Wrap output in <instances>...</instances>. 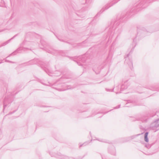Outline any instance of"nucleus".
<instances>
[{
    "label": "nucleus",
    "instance_id": "6ab92c4d",
    "mask_svg": "<svg viewBox=\"0 0 159 159\" xmlns=\"http://www.w3.org/2000/svg\"><path fill=\"white\" fill-rule=\"evenodd\" d=\"M90 142L89 141L86 142H85L83 144H80V145H79V147L80 148V147H81L82 146H86V145H87Z\"/></svg>",
    "mask_w": 159,
    "mask_h": 159
},
{
    "label": "nucleus",
    "instance_id": "f257e3e1",
    "mask_svg": "<svg viewBox=\"0 0 159 159\" xmlns=\"http://www.w3.org/2000/svg\"><path fill=\"white\" fill-rule=\"evenodd\" d=\"M122 30L121 25H120L119 22L118 21L115 22L113 25L107 27L106 30L107 31L106 38H108V42L110 43L114 36L116 37V39H117Z\"/></svg>",
    "mask_w": 159,
    "mask_h": 159
},
{
    "label": "nucleus",
    "instance_id": "1a4fd4ad",
    "mask_svg": "<svg viewBox=\"0 0 159 159\" xmlns=\"http://www.w3.org/2000/svg\"><path fill=\"white\" fill-rule=\"evenodd\" d=\"M27 49V48H23L22 47H20L19 48H18L16 50L15 52L10 54L6 58H8V57L12 55H15L16 54V53H20L21 52L20 51L21 50H23L24 51H25V50L26 49Z\"/></svg>",
    "mask_w": 159,
    "mask_h": 159
},
{
    "label": "nucleus",
    "instance_id": "f8f14e48",
    "mask_svg": "<svg viewBox=\"0 0 159 159\" xmlns=\"http://www.w3.org/2000/svg\"><path fill=\"white\" fill-rule=\"evenodd\" d=\"M17 34H16V35H15L14 36H13L12 38L11 39H9V40H7V41L3 43L2 44V45L0 46V47H2V46H5L6 45H7V44L8 43H9L10 41L13 39L16 36H17Z\"/></svg>",
    "mask_w": 159,
    "mask_h": 159
},
{
    "label": "nucleus",
    "instance_id": "39448f33",
    "mask_svg": "<svg viewBox=\"0 0 159 159\" xmlns=\"http://www.w3.org/2000/svg\"><path fill=\"white\" fill-rule=\"evenodd\" d=\"M150 128L155 132L159 130V119L151 124Z\"/></svg>",
    "mask_w": 159,
    "mask_h": 159
},
{
    "label": "nucleus",
    "instance_id": "a211bd4d",
    "mask_svg": "<svg viewBox=\"0 0 159 159\" xmlns=\"http://www.w3.org/2000/svg\"><path fill=\"white\" fill-rule=\"evenodd\" d=\"M124 142H127L131 140L130 136L125 138H124Z\"/></svg>",
    "mask_w": 159,
    "mask_h": 159
},
{
    "label": "nucleus",
    "instance_id": "aec40b11",
    "mask_svg": "<svg viewBox=\"0 0 159 159\" xmlns=\"http://www.w3.org/2000/svg\"><path fill=\"white\" fill-rule=\"evenodd\" d=\"M98 70H96V69L95 68L93 69V70H94V71L95 72V73L96 74H99V73L100 70V68H98Z\"/></svg>",
    "mask_w": 159,
    "mask_h": 159
},
{
    "label": "nucleus",
    "instance_id": "4c0bfd02",
    "mask_svg": "<svg viewBox=\"0 0 159 159\" xmlns=\"http://www.w3.org/2000/svg\"><path fill=\"white\" fill-rule=\"evenodd\" d=\"M92 112H93V113H94V111H93Z\"/></svg>",
    "mask_w": 159,
    "mask_h": 159
},
{
    "label": "nucleus",
    "instance_id": "7c9ffc66",
    "mask_svg": "<svg viewBox=\"0 0 159 159\" xmlns=\"http://www.w3.org/2000/svg\"><path fill=\"white\" fill-rule=\"evenodd\" d=\"M86 3H89L90 0H85Z\"/></svg>",
    "mask_w": 159,
    "mask_h": 159
},
{
    "label": "nucleus",
    "instance_id": "c85d7f7f",
    "mask_svg": "<svg viewBox=\"0 0 159 159\" xmlns=\"http://www.w3.org/2000/svg\"><path fill=\"white\" fill-rule=\"evenodd\" d=\"M5 62H10V63H14V62H12V61H9V60H8L7 59H6L5 60Z\"/></svg>",
    "mask_w": 159,
    "mask_h": 159
},
{
    "label": "nucleus",
    "instance_id": "58836bf2",
    "mask_svg": "<svg viewBox=\"0 0 159 159\" xmlns=\"http://www.w3.org/2000/svg\"><path fill=\"white\" fill-rule=\"evenodd\" d=\"M70 89V88H68V89Z\"/></svg>",
    "mask_w": 159,
    "mask_h": 159
},
{
    "label": "nucleus",
    "instance_id": "a19ab883",
    "mask_svg": "<svg viewBox=\"0 0 159 159\" xmlns=\"http://www.w3.org/2000/svg\"><path fill=\"white\" fill-rule=\"evenodd\" d=\"M97 113H95V114H97Z\"/></svg>",
    "mask_w": 159,
    "mask_h": 159
},
{
    "label": "nucleus",
    "instance_id": "f704fd0d",
    "mask_svg": "<svg viewBox=\"0 0 159 159\" xmlns=\"http://www.w3.org/2000/svg\"><path fill=\"white\" fill-rule=\"evenodd\" d=\"M134 47H134L132 49V50H133V49H134Z\"/></svg>",
    "mask_w": 159,
    "mask_h": 159
},
{
    "label": "nucleus",
    "instance_id": "ddd939ff",
    "mask_svg": "<svg viewBox=\"0 0 159 159\" xmlns=\"http://www.w3.org/2000/svg\"><path fill=\"white\" fill-rule=\"evenodd\" d=\"M17 34H16V35H15L14 36H13L12 38L11 39H9V40H7V41L3 43L2 44V45L0 46V47H2V46H5L6 45H7V44L8 43H9L10 41L13 39L16 36H17Z\"/></svg>",
    "mask_w": 159,
    "mask_h": 159
},
{
    "label": "nucleus",
    "instance_id": "72a5a7b5",
    "mask_svg": "<svg viewBox=\"0 0 159 159\" xmlns=\"http://www.w3.org/2000/svg\"><path fill=\"white\" fill-rule=\"evenodd\" d=\"M94 116V115H93V114H92V115L91 116H90V117H91V116Z\"/></svg>",
    "mask_w": 159,
    "mask_h": 159
},
{
    "label": "nucleus",
    "instance_id": "9d476101",
    "mask_svg": "<svg viewBox=\"0 0 159 159\" xmlns=\"http://www.w3.org/2000/svg\"><path fill=\"white\" fill-rule=\"evenodd\" d=\"M129 86L127 81L125 82L121 85L120 88V91H122L127 89Z\"/></svg>",
    "mask_w": 159,
    "mask_h": 159
},
{
    "label": "nucleus",
    "instance_id": "7ed1b4c3",
    "mask_svg": "<svg viewBox=\"0 0 159 159\" xmlns=\"http://www.w3.org/2000/svg\"><path fill=\"white\" fill-rule=\"evenodd\" d=\"M71 59L75 61H76L78 64L79 66H83V64L85 63L86 61V58L84 56H80L76 57H75L74 58L73 57H71Z\"/></svg>",
    "mask_w": 159,
    "mask_h": 159
},
{
    "label": "nucleus",
    "instance_id": "b1692460",
    "mask_svg": "<svg viewBox=\"0 0 159 159\" xmlns=\"http://www.w3.org/2000/svg\"><path fill=\"white\" fill-rule=\"evenodd\" d=\"M95 31H94V30H91V33L90 34V35H93L95 34L94 33V32Z\"/></svg>",
    "mask_w": 159,
    "mask_h": 159
},
{
    "label": "nucleus",
    "instance_id": "4be33fe9",
    "mask_svg": "<svg viewBox=\"0 0 159 159\" xmlns=\"http://www.w3.org/2000/svg\"><path fill=\"white\" fill-rule=\"evenodd\" d=\"M140 135V134H139L136 135H133L131 136H130L131 139V140L134 139L137 136Z\"/></svg>",
    "mask_w": 159,
    "mask_h": 159
},
{
    "label": "nucleus",
    "instance_id": "c9c22d12",
    "mask_svg": "<svg viewBox=\"0 0 159 159\" xmlns=\"http://www.w3.org/2000/svg\"><path fill=\"white\" fill-rule=\"evenodd\" d=\"M42 84H43L44 85H46L45 84H43V83L42 82H41Z\"/></svg>",
    "mask_w": 159,
    "mask_h": 159
},
{
    "label": "nucleus",
    "instance_id": "f03ea898",
    "mask_svg": "<svg viewBox=\"0 0 159 159\" xmlns=\"http://www.w3.org/2000/svg\"><path fill=\"white\" fill-rule=\"evenodd\" d=\"M37 64L41 66V67L43 69L44 71L48 74L50 76H52L49 74V70L46 67L48 66V64L44 62L39 60L38 59H35L31 60L27 63L28 64L32 65L34 64Z\"/></svg>",
    "mask_w": 159,
    "mask_h": 159
},
{
    "label": "nucleus",
    "instance_id": "423d86ee",
    "mask_svg": "<svg viewBox=\"0 0 159 159\" xmlns=\"http://www.w3.org/2000/svg\"><path fill=\"white\" fill-rule=\"evenodd\" d=\"M147 32L146 30L143 27H138L136 38L140 36H142V37Z\"/></svg>",
    "mask_w": 159,
    "mask_h": 159
},
{
    "label": "nucleus",
    "instance_id": "e433bc0d",
    "mask_svg": "<svg viewBox=\"0 0 159 159\" xmlns=\"http://www.w3.org/2000/svg\"><path fill=\"white\" fill-rule=\"evenodd\" d=\"M135 39H134L133 40V42H134Z\"/></svg>",
    "mask_w": 159,
    "mask_h": 159
},
{
    "label": "nucleus",
    "instance_id": "5701e85b",
    "mask_svg": "<svg viewBox=\"0 0 159 159\" xmlns=\"http://www.w3.org/2000/svg\"><path fill=\"white\" fill-rule=\"evenodd\" d=\"M4 5V2L3 0H0V6L3 7Z\"/></svg>",
    "mask_w": 159,
    "mask_h": 159
},
{
    "label": "nucleus",
    "instance_id": "2f4dec72",
    "mask_svg": "<svg viewBox=\"0 0 159 159\" xmlns=\"http://www.w3.org/2000/svg\"><path fill=\"white\" fill-rule=\"evenodd\" d=\"M102 159H107L105 157L102 156Z\"/></svg>",
    "mask_w": 159,
    "mask_h": 159
},
{
    "label": "nucleus",
    "instance_id": "4468645a",
    "mask_svg": "<svg viewBox=\"0 0 159 159\" xmlns=\"http://www.w3.org/2000/svg\"><path fill=\"white\" fill-rule=\"evenodd\" d=\"M17 34H16V35H15L14 36H13L12 38L11 39H9V40H7V41L3 43L2 44V45L0 46V47H2V46H5L6 45H7V44L8 43H9L10 41L13 39L16 36H17Z\"/></svg>",
    "mask_w": 159,
    "mask_h": 159
},
{
    "label": "nucleus",
    "instance_id": "f3484780",
    "mask_svg": "<svg viewBox=\"0 0 159 159\" xmlns=\"http://www.w3.org/2000/svg\"><path fill=\"white\" fill-rule=\"evenodd\" d=\"M148 132H146L144 134V140L146 142H148Z\"/></svg>",
    "mask_w": 159,
    "mask_h": 159
},
{
    "label": "nucleus",
    "instance_id": "bb28decb",
    "mask_svg": "<svg viewBox=\"0 0 159 159\" xmlns=\"http://www.w3.org/2000/svg\"><path fill=\"white\" fill-rule=\"evenodd\" d=\"M40 42H41V44L43 46H44V43H45V42H44L43 40H41Z\"/></svg>",
    "mask_w": 159,
    "mask_h": 159
},
{
    "label": "nucleus",
    "instance_id": "0eeeda50",
    "mask_svg": "<svg viewBox=\"0 0 159 159\" xmlns=\"http://www.w3.org/2000/svg\"><path fill=\"white\" fill-rule=\"evenodd\" d=\"M47 51L49 53H51L52 54H55L56 53H58L60 55H61L62 56H66V53H65L64 51H55L53 50H49Z\"/></svg>",
    "mask_w": 159,
    "mask_h": 159
},
{
    "label": "nucleus",
    "instance_id": "2eb2a0df",
    "mask_svg": "<svg viewBox=\"0 0 159 159\" xmlns=\"http://www.w3.org/2000/svg\"><path fill=\"white\" fill-rule=\"evenodd\" d=\"M157 85L152 86L149 88V89L153 91H159V88L157 87Z\"/></svg>",
    "mask_w": 159,
    "mask_h": 159
},
{
    "label": "nucleus",
    "instance_id": "cd10ccee",
    "mask_svg": "<svg viewBox=\"0 0 159 159\" xmlns=\"http://www.w3.org/2000/svg\"><path fill=\"white\" fill-rule=\"evenodd\" d=\"M106 90L107 91L113 92V91L114 89H106Z\"/></svg>",
    "mask_w": 159,
    "mask_h": 159
},
{
    "label": "nucleus",
    "instance_id": "393cba45",
    "mask_svg": "<svg viewBox=\"0 0 159 159\" xmlns=\"http://www.w3.org/2000/svg\"><path fill=\"white\" fill-rule=\"evenodd\" d=\"M148 120V119L147 118H145L143 120L142 119L141 121H142L143 122H146Z\"/></svg>",
    "mask_w": 159,
    "mask_h": 159
},
{
    "label": "nucleus",
    "instance_id": "a878e982",
    "mask_svg": "<svg viewBox=\"0 0 159 159\" xmlns=\"http://www.w3.org/2000/svg\"><path fill=\"white\" fill-rule=\"evenodd\" d=\"M145 147L148 148H149L151 147V146L150 145L146 144L145 145Z\"/></svg>",
    "mask_w": 159,
    "mask_h": 159
},
{
    "label": "nucleus",
    "instance_id": "ea45409f",
    "mask_svg": "<svg viewBox=\"0 0 159 159\" xmlns=\"http://www.w3.org/2000/svg\"><path fill=\"white\" fill-rule=\"evenodd\" d=\"M126 106V107H128V106H127V105H126V106Z\"/></svg>",
    "mask_w": 159,
    "mask_h": 159
},
{
    "label": "nucleus",
    "instance_id": "412c9836",
    "mask_svg": "<svg viewBox=\"0 0 159 159\" xmlns=\"http://www.w3.org/2000/svg\"><path fill=\"white\" fill-rule=\"evenodd\" d=\"M96 139L99 141L100 142H103V143H107V140H106L104 139Z\"/></svg>",
    "mask_w": 159,
    "mask_h": 159
},
{
    "label": "nucleus",
    "instance_id": "6e6552de",
    "mask_svg": "<svg viewBox=\"0 0 159 159\" xmlns=\"http://www.w3.org/2000/svg\"><path fill=\"white\" fill-rule=\"evenodd\" d=\"M108 151L109 153L112 155L115 156L116 155V150L114 146H111L108 148Z\"/></svg>",
    "mask_w": 159,
    "mask_h": 159
},
{
    "label": "nucleus",
    "instance_id": "9b49d317",
    "mask_svg": "<svg viewBox=\"0 0 159 159\" xmlns=\"http://www.w3.org/2000/svg\"><path fill=\"white\" fill-rule=\"evenodd\" d=\"M11 101L10 100L9 98L5 97L3 101V107L4 109L7 106V102L10 103Z\"/></svg>",
    "mask_w": 159,
    "mask_h": 159
},
{
    "label": "nucleus",
    "instance_id": "c756f323",
    "mask_svg": "<svg viewBox=\"0 0 159 159\" xmlns=\"http://www.w3.org/2000/svg\"><path fill=\"white\" fill-rule=\"evenodd\" d=\"M120 105H118L117 106H116L115 107H114V109H117V108H119L120 107Z\"/></svg>",
    "mask_w": 159,
    "mask_h": 159
},
{
    "label": "nucleus",
    "instance_id": "473e14b6",
    "mask_svg": "<svg viewBox=\"0 0 159 159\" xmlns=\"http://www.w3.org/2000/svg\"><path fill=\"white\" fill-rule=\"evenodd\" d=\"M2 60H0V64H1L2 63H3V62L2 61Z\"/></svg>",
    "mask_w": 159,
    "mask_h": 159
},
{
    "label": "nucleus",
    "instance_id": "20e7f679",
    "mask_svg": "<svg viewBox=\"0 0 159 159\" xmlns=\"http://www.w3.org/2000/svg\"><path fill=\"white\" fill-rule=\"evenodd\" d=\"M130 53L131 52H130L127 55L126 57H125V63L128 64L130 69L132 70V69L133 68V63L131 57L130 55Z\"/></svg>",
    "mask_w": 159,
    "mask_h": 159
},
{
    "label": "nucleus",
    "instance_id": "dca6fc26",
    "mask_svg": "<svg viewBox=\"0 0 159 159\" xmlns=\"http://www.w3.org/2000/svg\"><path fill=\"white\" fill-rule=\"evenodd\" d=\"M112 53H111L110 52H109L107 57V62L110 61L111 60L112 58Z\"/></svg>",
    "mask_w": 159,
    "mask_h": 159
}]
</instances>
